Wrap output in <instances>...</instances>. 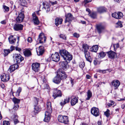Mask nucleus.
I'll list each match as a JSON object with an SVG mask.
<instances>
[{"label": "nucleus", "instance_id": "obj_39", "mask_svg": "<svg viewBox=\"0 0 125 125\" xmlns=\"http://www.w3.org/2000/svg\"><path fill=\"white\" fill-rule=\"evenodd\" d=\"M106 55L105 53L103 52H102L99 53L98 57L100 58H104Z\"/></svg>", "mask_w": 125, "mask_h": 125}, {"label": "nucleus", "instance_id": "obj_15", "mask_svg": "<svg viewBox=\"0 0 125 125\" xmlns=\"http://www.w3.org/2000/svg\"><path fill=\"white\" fill-rule=\"evenodd\" d=\"M43 6V8L44 9L46 12H49L50 11V7L49 4L47 2H45L42 3Z\"/></svg>", "mask_w": 125, "mask_h": 125}, {"label": "nucleus", "instance_id": "obj_45", "mask_svg": "<svg viewBox=\"0 0 125 125\" xmlns=\"http://www.w3.org/2000/svg\"><path fill=\"white\" fill-rule=\"evenodd\" d=\"M104 115L107 117H108L109 116V110L107 109V111L104 112Z\"/></svg>", "mask_w": 125, "mask_h": 125}, {"label": "nucleus", "instance_id": "obj_41", "mask_svg": "<svg viewBox=\"0 0 125 125\" xmlns=\"http://www.w3.org/2000/svg\"><path fill=\"white\" fill-rule=\"evenodd\" d=\"M119 45L118 43L116 44H113L112 45L111 47H113L114 48V50L115 51L116 49L119 47Z\"/></svg>", "mask_w": 125, "mask_h": 125}, {"label": "nucleus", "instance_id": "obj_29", "mask_svg": "<svg viewBox=\"0 0 125 125\" xmlns=\"http://www.w3.org/2000/svg\"><path fill=\"white\" fill-rule=\"evenodd\" d=\"M34 109V112L36 113H37L41 111V108L40 107L38 106H35Z\"/></svg>", "mask_w": 125, "mask_h": 125}, {"label": "nucleus", "instance_id": "obj_21", "mask_svg": "<svg viewBox=\"0 0 125 125\" xmlns=\"http://www.w3.org/2000/svg\"><path fill=\"white\" fill-rule=\"evenodd\" d=\"M86 60L91 62H92V59L90 55L89 52H84Z\"/></svg>", "mask_w": 125, "mask_h": 125}, {"label": "nucleus", "instance_id": "obj_9", "mask_svg": "<svg viewBox=\"0 0 125 125\" xmlns=\"http://www.w3.org/2000/svg\"><path fill=\"white\" fill-rule=\"evenodd\" d=\"M112 15V17L117 19H119L122 18L123 16V13L121 12H115L113 13Z\"/></svg>", "mask_w": 125, "mask_h": 125}, {"label": "nucleus", "instance_id": "obj_31", "mask_svg": "<svg viewBox=\"0 0 125 125\" xmlns=\"http://www.w3.org/2000/svg\"><path fill=\"white\" fill-rule=\"evenodd\" d=\"M24 54L26 56L29 57L31 55V53L30 50H26L24 52Z\"/></svg>", "mask_w": 125, "mask_h": 125}, {"label": "nucleus", "instance_id": "obj_26", "mask_svg": "<svg viewBox=\"0 0 125 125\" xmlns=\"http://www.w3.org/2000/svg\"><path fill=\"white\" fill-rule=\"evenodd\" d=\"M8 40L10 43L11 44L14 43L16 40V39L14 38L13 36L11 35L8 38Z\"/></svg>", "mask_w": 125, "mask_h": 125}, {"label": "nucleus", "instance_id": "obj_7", "mask_svg": "<svg viewBox=\"0 0 125 125\" xmlns=\"http://www.w3.org/2000/svg\"><path fill=\"white\" fill-rule=\"evenodd\" d=\"M52 96L54 99H55L57 97H61L62 93L61 91L57 90L56 88L53 89Z\"/></svg>", "mask_w": 125, "mask_h": 125}, {"label": "nucleus", "instance_id": "obj_32", "mask_svg": "<svg viewBox=\"0 0 125 125\" xmlns=\"http://www.w3.org/2000/svg\"><path fill=\"white\" fill-rule=\"evenodd\" d=\"M69 101L70 98L68 97V98H66V99H65L64 101L63 102H61L60 103V104L61 106H63L67 103L69 102Z\"/></svg>", "mask_w": 125, "mask_h": 125}, {"label": "nucleus", "instance_id": "obj_20", "mask_svg": "<svg viewBox=\"0 0 125 125\" xmlns=\"http://www.w3.org/2000/svg\"><path fill=\"white\" fill-rule=\"evenodd\" d=\"M44 51V47L42 46H40L39 47L38 50H37V52L38 55H40L42 54Z\"/></svg>", "mask_w": 125, "mask_h": 125}, {"label": "nucleus", "instance_id": "obj_1", "mask_svg": "<svg viewBox=\"0 0 125 125\" xmlns=\"http://www.w3.org/2000/svg\"><path fill=\"white\" fill-rule=\"evenodd\" d=\"M60 52L62 57L65 61L60 62V66L63 69L66 70L69 67L68 63L72 60V55L65 50H60Z\"/></svg>", "mask_w": 125, "mask_h": 125}, {"label": "nucleus", "instance_id": "obj_17", "mask_svg": "<svg viewBox=\"0 0 125 125\" xmlns=\"http://www.w3.org/2000/svg\"><path fill=\"white\" fill-rule=\"evenodd\" d=\"M111 83L112 85L114 86L115 89H117L120 84L119 81L117 80H114Z\"/></svg>", "mask_w": 125, "mask_h": 125}, {"label": "nucleus", "instance_id": "obj_25", "mask_svg": "<svg viewBox=\"0 0 125 125\" xmlns=\"http://www.w3.org/2000/svg\"><path fill=\"white\" fill-rule=\"evenodd\" d=\"M97 10L98 12L102 13L106 12V9L104 7H100L97 8Z\"/></svg>", "mask_w": 125, "mask_h": 125}, {"label": "nucleus", "instance_id": "obj_8", "mask_svg": "<svg viewBox=\"0 0 125 125\" xmlns=\"http://www.w3.org/2000/svg\"><path fill=\"white\" fill-rule=\"evenodd\" d=\"M46 40V37L44 35L43 33H40L39 36L38 38L37 41L40 43H42L43 42H45Z\"/></svg>", "mask_w": 125, "mask_h": 125}, {"label": "nucleus", "instance_id": "obj_13", "mask_svg": "<svg viewBox=\"0 0 125 125\" xmlns=\"http://www.w3.org/2000/svg\"><path fill=\"white\" fill-rule=\"evenodd\" d=\"M66 19L65 23L68 22L70 23L73 19V15L70 13H68L66 15Z\"/></svg>", "mask_w": 125, "mask_h": 125}, {"label": "nucleus", "instance_id": "obj_55", "mask_svg": "<svg viewBox=\"0 0 125 125\" xmlns=\"http://www.w3.org/2000/svg\"><path fill=\"white\" fill-rule=\"evenodd\" d=\"M27 41L29 42H31L32 41L31 38L30 37H28V39Z\"/></svg>", "mask_w": 125, "mask_h": 125}, {"label": "nucleus", "instance_id": "obj_24", "mask_svg": "<svg viewBox=\"0 0 125 125\" xmlns=\"http://www.w3.org/2000/svg\"><path fill=\"white\" fill-rule=\"evenodd\" d=\"M78 99L76 97L72 98L71 101V105L72 106L78 103Z\"/></svg>", "mask_w": 125, "mask_h": 125}, {"label": "nucleus", "instance_id": "obj_56", "mask_svg": "<svg viewBox=\"0 0 125 125\" xmlns=\"http://www.w3.org/2000/svg\"><path fill=\"white\" fill-rule=\"evenodd\" d=\"M92 0H84V2L85 4H86L87 3L91 1Z\"/></svg>", "mask_w": 125, "mask_h": 125}, {"label": "nucleus", "instance_id": "obj_61", "mask_svg": "<svg viewBox=\"0 0 125 125\" xmlns=\"http://www.w3.org/2000/svg\"><path fill=\"white\" fill-rule=\"evenodd\" d=\"M16 50V51H18L19 52L21 51V49L18 47H16L15 48Z\"/></svg>", "mask_w": 125, "mask_h": 125}, {"label": "nucleus", "instance_id": "obj_40", "mask_svg": "<svg viewBox=\"0 0 125 125\" xmlns=\"http://www.w3.org/2000/svg\"><path fill=\"white\" fill-rule=\"evenodd\" d=\"M19 2L22 6H25L27 4V2L25 0H20Z\"/></svg>", "mask_w": 125, "mask_h": 125}, {"label": "nucleus", "instance_id": "obj_36", "mask_svg": "<svg viewBox=\"0 0 125 125\" xmlns=\"http://www.w3.org/2000/svg\"><path fill=\"white\" fill-rule=\"evenodd\" d=\"M12 101L15 104H19L20 102V100L16 98L15 97H14L12 99Z\"/></svg>", "mask_w": 125, "mask_h": 125}, {"label": "nucleus", "instance_id": "obj_5", "mask_svg": "<svg viewBox=\"0 0 125 125\" xmlns=\"http://www.w3.org/2000/svg\"><path fill=\"white\" fill-rule=\"evenodd\" d=\"M13 58L17 64L20 63L24 59L23 57L19 54H14Z\"/></svg>", "mask_w": 125, "mask_h": 125}, {"label": "nucleus", "instance_id": "obj_43", "mask_svg": "<svg viewBox=\"0 0 125 125\" xmlns=\"http://www.w3.org/2000/svg\"><path fill=\"white\" fill-rule=\"evenodd\" d=\"M100 62L98 61L96 58H95L94 61V63L95 65L100 64Z\"/></svg>", "mask_w": 125, "mask_h": 125}, {"label": "nucleus", "instance_id": "obj_57", "mask_svg": "<svg viewBox=\"0 0 125 125\" xmlns=\"http://www.w3.org/2000/svg\"><path fill=\"white\" fill-rule=\"evenodd\" d=\"M41 77L42 78V81L43 82V83H44V82L45 81V80L44 76H41Z\"/></svg>", "mask_w": 125, "mask_h": 125}, {"label": "nucleus", "instance_id": "obj_4", "mask_svg": "<svg viewBox=\"0 0 125 125\" xmlns=\"http://www.w3.org/2000/svg\"><path fill=\"white\" fill-rule=\"evenodd\" d=\"M24 11L23 9L21 10V12L19 13L18 15L16 18V21L18 23H21L23 21L24 18Z\"/></svg>", "mask_w": 125, "mask_h": 125}, {"label": "nucleus", "instance_id": "obj_50", "mask_svg": "<svg viewBox=\"0 0 125 125\" xmlns=\"http://www.w3.org/2000/svg\"><path fill=\"white\" fill-rule=\"evenodd\" d=\"M39 99L36 97H35L34 98V101L35 102V104H37Z\"/></svg>", "mask_w": 125, "mask_h": 125}, {"label": "nucleus", "instance_id": "obj_63", "mask_svg": "<svg viewBox=\"0 0 125 125\" xmlns=\"http://www.w3.org/2000/svg\"><path fill=\"white\" fill-rule=\"evenodd\" d=\"M1 23L3 24H5L6 22L5 21V20H4L2 21H1Z\"/></svg>", "mask_w": 125, "mask_h": 125}, {"label": "nucleus", "instance_id": "obj_3", "mask_svg": "<svg viewBox=\"0 0 125 125\" xmlns=\"http://www.w3.org/2000/svg\"><path fill=\"white\" fill-rule=\"evenodd\" d=\"M58 119L59 122L63 123L65 124H68L69 119L67 116L59 115L58 117Z\"/></svg>", "mask_w": 125, "mask_h": 125}, {"label": "nucleus", "instance_id": "obj_16", "mask_svg": "<svg viewBox=\"0 0 125 125\" xmlns=\"http://www.w3.org/2000/svg\"><path fill=\"white\" fill-rule=\"evenodd\" d=\"M1 78L2 81L5 82L8 81L10 79V77L9 74H4L1 76Z\"/></svg>", "mask_w": 125, "mask_h": 125}, {"label": "nucleus", "instance_id": "obj_27", "mask_svg": "<svg viewBox=\"0 0 125 125\" xmlns=\"http://www.w3.org/2000/svg\"><path fill=\"white\" fill-rule=\"evenodd\" d=\"M62 18H57L55 20V24L57 26L59 24H61L62 21Z\"/></svg>", "mask_w": 125, "mask_h": 125}, {"label": "nucleus", "instance_id": "obj_2", "mask_svg": "<svg viewBox=\"0 0 125 125\" xmlns=\"http://www.w3.org/2000/svg\"><path fill=\"white\" fill-rule=\"evenodd\" d=\"M57 75L53 79V82L56 84L59 83L61 79H65L67 76L64 71L61 69L58 70L57 72Z\"/></svg>", "mask_w": 125, "mask_h": 125}, {"label": "nucleus", "instance_id": "obj_28", "mask_svg": "<svg viewBox=\"0 0 125 125\" xmlns=\"http://www.w3.org/2000/svg\"><path fill=\"white\" fill-rule=\"evenodd\" d=\"M98 48V47L97 45H95L93 46L92 48H90L91 51L92 52H96Z\"/></svg>", "mask_w": 125, "mask_h": 125}, {"label": "nucleus", "instance_id": "obj_51", "mask_svg": "<svg viewBox=\"0 0 125 125\" xmlns=\"http://www.w3.org/2000/svg\"><path fill=\"white\" fill-rule=\"evenodd\" d=\"M3 7L5 10L6 11H8L9 10V8L8 7L6 6L5 5L3 6Z\"/></svg>", "mask_w": 125, "mask_h": 125}, {"label": "nucleus", "instance_id": "obj_30", "mask_svg": "<svg viewBox=\"0 0 125 125\" xmlns=\"http://www.w3.org/2000/svg\"><path fill=\"white\" fill-rule=\"evenodd\" d=\"M83 50H84V52L88 51L89 49V46L87 44H84L83 45Z\"/></svg>", "mask_w": 125, "mask_h": 125}, {"label": "nucleus", "instance_id": "obj_33", "mask_svg": "<svg viewBox=\"0 0 125 125\" xmlns=\"http://www.w3.org/2000/svg\"><path fill=\"white\" fill-rule=\"evenodd\" d=\"M116 55V53L114 52L110 51V58H114Z\"/></svg>", "mask_w": 125, "mask_h": 125}, {"label": "nucleus", "instance_id": "obj_35", "mask_svg": "<svg viewBox=\"0 0 125 125\" xmlns=\"http://www.w3.org/2000/svg\"><path fill=\"white\" fill-rule=\"evenodd\" d=\"M87 97L86 98V100H88L90 99V98L92 97V94L90 90H88L87 92Z\"/></svg>", "mask_w": 125, "mask_h": 125}, {"label": "nucleus", "instance_id": "obj_46", "mask_svg": "<svg viewBox=\"0 0 125 125\" xmlns=\"http://www.w3.org/2000/svg\"><path fill=\"white\" fill-rule=\"evenodd\" d=\"M4 55L5 56L7 55L10 52V50L9 49L4 50Z\"/></svg>", "mask_w": 125, "mask_h": 125}, {"label": "nucleus", "instance_id": "obj_34", "mask_svg": "<svg viewBox=\"0 0 125 125\" xmlns=\"http://www.w3.org/2000/svg\"><path fill=\"white\" fill-rule=\"evenodd\" d=\"M42 88L43 89H49L50 88L48 85L45 83H42L41 85Z\"/></svg>", "mask_w": 125, "mask_h": 125}, {"label": "nucleus", "instance_id": "obj_49", "mask_svg": "<svg viewBox=\"0 0 125 125\" xmlns=\"http://www.w3.org/2000/svg\"><path fill=\"white\" fill-rule=\"evenodd\" d=\"M3 125H10V124L9 122L8 121H4L3 123Z\"/></svg>", "mask_w": 125, "mask_h": 125}, {"label": "nucleus", "instance_id": "obj_23", "mask_svg": "<svg viewBox=\"0 0 125 125\" xmlns=\"http://www.w3.org/2000/svg\"><path fill=\"white\" fill-rule=\"evenodd\" d=\"M33 20L34 24L38 25L39 23V21L38 18L36 16L34 13L32 14Z\"/></svg>", "mask_w": 125, "mask_h": 125}, {"label": "nucleus", "instance_id": "obj_58", "mask_svg": "<svg viewBox=\"0 0 125 125\" xmlns=\"http://www.w3.org/2000/svg\"><path fill=\"white\" fill-rule=\"evenodd\" d=\"M110 106L111 105H112L115 104L114 101H113L111 100L110 101Z\"/></svg>", "mask_w": 125, "mask_h": 125}, {"label": "nucleus", "instance_id": "obj_44", "mask_svg": "<svg viewBox=\"0 0 125 125\" xmlns=\"http://www.w3.org/2000/svg\"><path fill=\"white\" fill-rule=\"evenodd\" d=\"M18 116L16 115H14V121L15 124H16L19 122V121L17 119Z\"/></svg>", "mask_w": 125, "mask_h": 125}, {"label": "nucleus", "instance_id": "obj_54", "mask_svg": "<svg viewBox=\"0 0 125 125\" xmlns=\"http://www.w3.org/2000/svg\"><path fill=\"white\" fill-rule=\"evenodd\" d=\"M70 81L72 85H73L74 83V79H72V78H71Z\"/></svg>", "mask_w": 125, "mask_h": 125}, {"label": "nucleus", "instance_id": "obj_19", "mask_svg": "<svg viewBox=\"0 0 125 125\" xmlns=\"http://www.w3.org/2000/svg\"><path fill=\"white\" fill-rule=\"evenodd\" d=\"M96 29L98 32L100 34L102 32L104 29V27L101 24H99L97 25Z\"/></svg>", "mask_w": 125, "mask_h": 125}, {"label": "nucleus", "instance_id": "obj_18", "mask_svg": "<svg viewBox=\"0 0 125 125\" xmlns=\"http://www.w3.org/2000/svg\"><path fill=\"white\" fill-rule=\"evenodd\" d=\"M51 113H50L48 111H46L45 113V118L44 119V121L48 122L50 119V116Z\"/></svg>", "mask_w": 125, "mask_h": 125}, {"label": "nucleus", "instance_id": "obj_11", "mask_svg": "<svg viewBox=\"0 0 125 125\" xmlns=\"http://www.w3.org/2000/svg\"><path fill=\"white\" fill-rule=\"evenodd\" d=\"M91 112L92 115L96 117L99 116V115L98 109L95 107H93L91 109Z\"/></svg>", "mask_w": 125, "mask_h": 125}, {"label": "nucleus", "instance_id": "obj_10", "mask_svg": "<svg viewBox=\"0 0 125 125\" xmlns=\"http://www.w3.org/2000/svg\"><path fill=\"white\" fill-rule=\"evenodd\" d=\"M51 57L52 60L55 62H58L60 60V56L57 53L55 52L54 54H52Z\"/></svg>", "mask_w": 125, "mask_h": 125}, {"label": "nucleus", "instance_id": "obj_60", "mask_svg": "<svg viewBox=\"0 0 125 125\" xmlns=\"http://www.w3.org/2000/svg\"><path fill=\"white\" fill-rule=\"evenodd\" d=\"M50 3H51L53 5L57 4V2L56 1L54 2L51 1Z\"/></svg>", "mask_w": 125, "mask_h": 125}, {"label": "nucleus", "instance_id": "obj_38", "mask_svg": "<svg viewBox=\"0 0 125 125\" xmlns=\"http://www.w3.org/2000/svg\"><path fill=\"white\" fill-rule=\"evenodd\" d=\"M59 36L61 39L64 40H67V36L66 35L63 34H61L59 35Z\"/></svg>", "mask_w": 125, "mask_h": 125}, {"label": "nucleus", "instance_id": "obj_64", "mask_svg": "<svg viewBox=\"0 0 125 125\" xmlns=\"http://www.w3.org/2000/svg\"><path fill=\"white\" fill-rule=\"evenodd\" d=\"M0 86L2 88H4L5 87L4 85L3 84H2L0 85Z\"/></svg>", "mask_w": 125, "mask_h": 125}, {"label": "nucleus", "instance_id": "obj_22", "mask_svg": "<svg viewBox=\"0 0 125 125\" xmlns=\"http://www.w3.org/2000/svg\"><path fill=\"white\" fill-rule=\"evenodd\" d=\"M47 111L50 113H52V108L51 103L50 102H48L47 103Z\"/></svg>", "mask_w": 125, "mask_h": 125}, {"label": "nucleus", "instance_id": "obj_59", "mask_svg": "<svg viewBox=\"0 0 125 125\" xmlns=\"http://www.w3.org/2000/svg\"><path fill=\"white\" fill-rule=\"evenodd\" d=\"M96 125H102V122L101 121H98Z\"/></svg>", "mask_w": 125, "mask_h": 125}, {"label": "nucleus", "instance_id": "obj_37", "mask_svg": "<svg viewBox=\"0 0 125 125\" xmlns=\"http://www.w3.org/2000/svg\"><path fill=\"white\" fill-rule=\"evenodd\" d=\"M22 88L21 87H19L16 92V97H18L20 95V94L21 92Z\"/></svg>", "mask_w": 125, "mask_h": 125}, {"label": "nucleus", "instance_id": "obj_47", "mask_svg": "<svg viewBox=\"0 0 125 125\" xmlns=\"http://www.w3.org/2000/svg\"><path fill=\"white\" fill-rule=\"evenodd\" d=\"M85 66V63L84 62H81L79 63V66L81 68H83Z\"/></svg>", "mask_w": 125, "mask_h": 125}, {"label": "nucleus", "instance_id": "obj_48", "mask_svg": "<svg viewBox=\"0 0 125 125\" xmlns=\"http://www.w3.org/2000/svg\"><path fill=\"white\" fill-rule=\"evenodd\" d=\"M19 108V106L18 104H15L13 109L15 110H17Z\"/></svg>", "mask_w": 125, "mask_h": 125}, {"label": "nucleus", "instance_id": "obj_14", "mask_svg": "<svg viewBox=\"0 0 125 125\" xmlns=\"http://www.w3.org/2000/svg\"><path fill=\"white\" fill-rule=\"evenodd\" d=\"M23 25L20 24H15L13 27L14 30L16 31L21 30L23 29Z\"/></svg>", "mask_w": 125, "mask_h": 125}, {"label": "nucleus", "instance_id": "obj_52", "mask_svg": "<svg viewBox=\"0 0 125 125\" xmlns=\"http://www.w3.org/2000/svg\"><path fill=\"white\" fill-rule=\"evenodd\" d=\"M73 36L77 38H78L80 36L79 34L76 33H74L73 34Z\"/></svg>", "mask_w": 125, "mask_h": 125}, {"label": "nucleus", "instance_id": "obj_53", "mask_svg": "<svg viewBox=\"0 0 125 125\" xmlns=\"http://www.w3.org/2000/svg\"><path fill=\"white\" fill-rule=\"evenodd\" d=\"M97 72H99L100 73H105V70H101L99 69L97 70Z\"/></svg>", "mask_w": 125, "mask_h": 125}, {"label": "nucleus", "instance_id": "obj_62", "mask_svg": "<svg viewBox=\"0 0 125 125\" xmlns=\"http://www.w3.org/2000/svg\"><path fill=\"white\" fill-rule=\"evenodd\" d=\"M15 47L13 46H11L10 47V49H11V51H12L14 49Z\"/></svg>", "mask_w": 125, "mask_h": 125}, {"label": "nucleus", "instance_id": "obj_6", "mask_svg": "<svg viewBox=\"0 0 125 125\" xmlns=\"http://www.w3.org/2000/svg\"><path fill=\"white\" fill-rule=\"evenodd\" d=\"M40 65L37 62L33 63L31 65L32 69L35 72H38L40 70Z\"/></svg>", "mask_w": 125, "mask_h": 125}, {"label": "nucleus", "instance_id": "obj_42", "mask_svg": "<svg viewBox=\"0 0 125 125\" xmlns=\"http://www.w3.org/2000/svg\"><path fill=\"white\" fill-rule=\"evenodd\" d=\"M89 15L90 17L93 18H95L96 17V14L95 12H92L90 13H89Z\"/></svg>", "mask_w": 125, "mask_h": 125}, {"label": "nucleus", "instance_id": "obj_12", "mask_svg": "<svg viewBox=\"0 0 125 125\" xmlns=\"http://www.w3.org/2000/svg\"><path fill=\"white\" fill-rule=\"evenodd\" d=\"M18 67V65L17 64L11 65L10 66L7 72L9 73H10L15 70L17 69Z\"/></svg>", "mask_w": 125, "mask_h": 125}]
</instances>
